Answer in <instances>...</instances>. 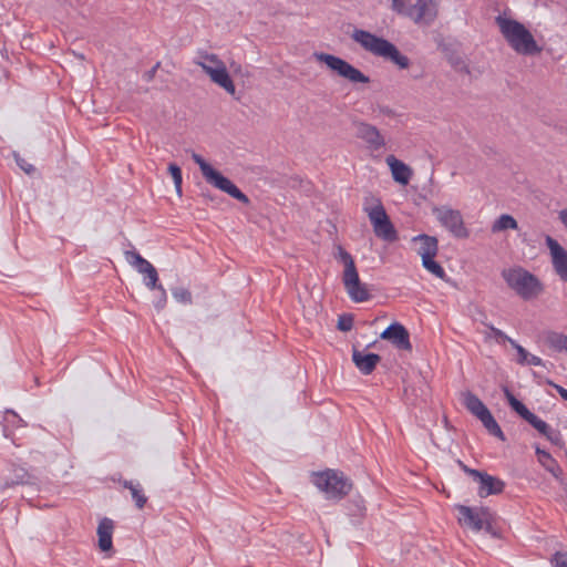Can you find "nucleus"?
<instances>
[{
	"mask_svg": "<svg viewBox=\"0 0 567 567\" xmlns=\"http://www.w3.org/2000/svg\"><path fill=\"white\" fill-rule=\"evenodd\" d=\"M35 477L27 468L10 464L8 474L0 477V493L18 485H30L34 483Z\"/></svg>",
	"mask_w": 567,
	"mask_h": 567,
	"instance_id": "nucleus-15",
	"label": "nucleus"
},
{
	"mask_svg": "<svg viewBox=\"0 0 567 567\" xmlns=\"http://www.w3.org/2000/svg\"><path fill=\"white\" fill-rule=\"evenodd\" d=\"M536 455L538 457L539 463L542 466L549 472L555 478H560V475H563V468L558 464V462L545 450H542L540 447H536Z\"/></svg>",
	"mask_w": 567,
	"mask_h": 567,
	"instance_id": "nucleus-23",
	"label": "nucleus"
},
{
	"mask_svg": "<svg viewBox=\"0 0 567 567\" xmlns=\"http://www.w3.org/2000/svg\"><path fill=\"white\" fill-rule=\"evenodd\" d=\"M559 484L561 485V487L564 488L565 492H567V481L563 477V475H560V478H556Z\"/></svg>",
	"mask_w": 567,
	"mask_h": 567,
	"instance_id": "nucleus-50",
	"label": "nucleus"
},
{
	"mask_svg": "<svg viewBox=\"0 0 567 567\" xmlns=\"http://www.w3.org/2000/svg\"><path fill=\"white\" fill-rule=\"evenodd\" d=\"M504 395L509 404V406L526 422H528L533 427H542L544 429V421L539 419L536 414L530 412L526 405L520 402L515 395L511 392L507 386L503 388Z\"/></svg>",
	"mask_w": 567,
	"mask_h": 567,
	"instance_id": "nucleus-19",
	"label": "nucleus"
},
{
	"mask_svg": "<svg viewBox=\"0 0 567 567\" xmlns=\"http://www.w3.org/2000/svg\"><path fill=\"white\" fill-rule=\"evenodd\" d=\"M518 228V224L516 221V219L512 216V215H508V214H503L501 215L492 225V233H499V231H504V230H507V229H517Z\"/></svg>",
	"mask_w": 567,
	"mask_h": 567,
	"instance_id": "nucleus-28",
	"label": "nucleus"
},
{
	"mask_svg": "<svg viewBox=\"0 0 567 567\" xmlns=\"http://www.w3.org/2000/svg\"><path fill=\"white\" fill-rule=\"evenodd\" d=\"M377 204L372 207H364L370 223L373 226L375 236L384 241L393 243L398 239V231L390 220L380 199H375Z\"/></svg>",
	"mask_w": 567,
	"mask_h": 567,
	"instance_id": "nucleus-9",
	"label": "nucleus"
},
{
	"mask_svg": "<svg viewBox=\"0 0 567 567\" xmlns=\"http://www.w3.org/2000/svg\"><path fill=\"white\" fill-rule=\"evenodd\" d=\"M315 59L324 63L331 71L351 83H369L370 78L346 60L324 52H315Z\"/></svg>",
	"mask_w": 567,
	"mask_h": 567,
	"instance_id": "nucleus-8",
	"label": "nucleus"
},
{
	"mask_svg": "<svg viewBox=\"0 0 567 567\" xmlns=\"http://www.w3.org/2000/svg\"><path fill=\"white\" fill-rule=\"evenodd\" d=\"M392 9L412 19L415 23L431 24L436 16L434 0H392Z\"/></svg>",
	"mask_w": 567,
	"mask_h": 567,
	"instance_id": "nucleus-6",
	"label": "nucleus"
},
{
	"mask_svg": "<svg viewBox=\"0 0 567 567\" xmlns=\"http://www.w3.org/2000/svg\"><path fill=\"white\" fill-rule=\"evenodd\" d=\"M545 342L555 351H567V334L556 331H548L545 334Z\"/></svg>",
	"mask_w": 567,
	"mask_h": 567,
	"instance_id": "nucleus-27",
	"label": "nucleus"
},
{
	"mask_svg": "<svg viewBox=\"0 0 567 567\" xmlns=\"http://www.w3.org/2000/svg\"><path fill=\"white\" fill-rule=\"evenodd\" d=\"M449 62L455 71L470 74V68L461 55H451Z\"/></svg>",
	"mask_w": 567,
	"mask_h": 567,
	"instance_id": "nucleus-36",
	"label": "nucleus"
},
{
	"mask_svg": "<svg viewBox=\"0 0 567 567\" xmlns=\"http://www.w3.org/2000/svg\"><path fill=\"white\" fill-rule=\"evenodd\" d=\"M172 296L177 302L183 305H190L193 302L192 292L184 287H174Z\"/></svg>",
	"mask_w": 567,
	"mask_h": 567,
	"instance_id": "nucleus-33",
	"label": "nucleus"
},
{
	"mask_svg": "<svg viewBox=\"0 0 567 567\" xmlns=\"http://www.w3.org/2000/svg\"><path fill=\"white\" fill-rule=\"evenodd\" d=\"M457 511L460 514V524L474 532L483 530L484 524L487 519L493 518V514L487 507L477 508L458 505Z\"/></svg>",
	"mask_w": 567,
	"mask_h": 567,
	"instance_id": "nucleus-11",
	"label": "nucleus"
},
{
	"mask_svg": "<svg viewBox=\"0 0 567 567\" xmlns=\"http://www.w3.org/2000/svg\"><path fill=\"white\" fill-rule=\"evenodd\" d=\"M374 344H375V341H374V342H372V343H370V344H368V347H367V348H371V347H373Z\"/></svg>",
	"mask_w": 567,
	"mask_h": 567,
	"instance_id": "nucleus-54",
	"label": "nucleus"
},
{
	"mask_svg": "<svg viewBox=\"0 0 567 567\" xmlns=\"http://www.w3.org/2000/svg\"><path fill=\"white\" fill-rule=\"evenodd\" d=\"M159 68V62H157L151 70L146 71L143 75L144 80L150 82L154 79L157 69Z\"/></svg>",
	"mask_w": 567,
	"mask_h": 567,
	"instance_id": "nucleus-46",
	"label": "nucleus"
},
{
	"mask_svg": "<svg viewBox=\"0 0 567 567\" xmlns=\"http://www.w3.org/2000/svg\"><path fill=\"white\" fill-rule=\"evenodd\" d=\"M560 396H561L565 401H567V389H565V390H563V391H561Z\"/></svg>",
	"mask_w": 567,
	"mask_h": 567,
	"instance_id": "nucleus-53",
	"label": "nucleus"
},
{
	"mask_svg": "<svg viewBox=\"0 0 567 567\" xmlns=\"http://www.w3.org/2000/svg\"><path fill=\"white\" fill-rule=\"evenodd\" d=\"M435 257H424L422 258V266L432 275L440 279H444L446 277L445 270L443 267L434 260Z\"/></svg>",
	"mask_w": 567,
	"mask_h": 567,
	"instance_id": "nucleus-30",
	"label": "nucleus"
},
{
	"mask_svg": "<svg viewBox=\"0 0 567 567\" xmlns=\"http://www.w3.org/2000/svg\"><path fill=\"white\" fill-rule=\"evenodd\" d=\"M114 523L112 519L104 517L99 526H97V536H99V548L102 551H107L112 549V534H113Z\"/></svg>",
	"mask_w": 567,
	"mask_h": 567,
	"instance_id": "nucleus-22",
	"label": "nucleus"
},
{
	"mask_svg": "<svg viewBox=\"0 0 567 567\" xmlns=\"http://www.w3.org/2000/svg\"><path fill=\"white\" fill-rule=\"evenodd\" d=\"M511 346L517 351V354H518L517 363L522 364V365H526L527 358L529 357V352L515 340L511 341Z\"/></svg>",
	"mask_w": 567,
	"mask_h": 567,
	"instance_id": "nucleus-39",
	"label": "nucleus"
},
{
	"mask_svg": "<svg viewBox=\"0 0 567 567\" xmlns=\"http://www.w3.org/2000/svg\"><path fill=\"white\" fill-rule=\"evenodd\" d=\"M342 281L344 288L354 302H364L371 298V295L364 284L361 282L357 268L343 272Z\"/></svg>",
	"mask_w": 567,
	"mask_h": 567,
	"instance_id": "nucleus-14",
	"label": "nucleus"
},
{
	"mask_svg": "<svg viewBox=\"0 0 567 567\" xmlns=\"http://www.w3.org/2000/svg\"><path fill=\"white\" fill-rule=\"evenodd\" d=\"M338 258L344 265L343 272H348L349 270H353L357 268L352 256L347 250H344L341 246L338 247Z\"/></svg>",
	"mask_w": 567,
	"mask_h": 567,
	"instance_id": "nucleus-35",
	"label": "nucleus"
},
{
	"mask_svg": "<svg viewBox=\"0 0 567 567\" xmlns=\"http://www.w3.org/2000/svg\"><path fill=\"white\" fill-rule=\"evenodd\" d=\"M338 329L340 331H343V332H347V331H350L353 327V318L351 315H342L339 317V320H338V324H337Z\"/></svg>",
	"mask_w": 567,
	"mask_h": 567,
	"instance_id": "nucleus-40",
	"label": "nucleus"
},
{
	"mask_svg": "<svg viewBox=\"0 0 567 567\" xmlns=\"http://www.w3.org/2000/svg\"><path fill=\"white\" fill-rule=\"evenodd\" d=\"M433 215L439 223L446 228L455 238H467L468 229L465 227L463 216L460 210L450 206H440L432 209Z\"/></svg>",
	"mask_w": 567,
	"mask_h": 567,
	"instance_id": "nucleus-10",
	"label": "nucleus"
},
{
	"mask_svg": "<svg viewBox=\"0 0 567 567\" xmlns=\"http://www.w3.org/2000/svg\"><path fill=\"white\" fill-rule=\"evenodd\" d=\"M526 364L527 365L539 367V365H544V361H543L542 358L529 353V357L527 358Z\"/></svg>",
	"mask_w": 567,
	"mask_h": 567,
	"instance_id": "nucleus-45",
	"label": "nucleus"
},
{
	"mask_svg": "<svg viewBox=\"0 0 567 567\" xmlns=\"http://www.w3.org/2000/svg\"><path fill=\"white\" fill-rule=\"evenodd\" d=\"M502 277L507 286L524 300L535 298L544 290L542 281L523 267L504 269Z\"/></svg>",
	"mask_w": 567,
	"mask_h": 567,
	"instance_id": "nucleus-3",
	"label": "nucleus"
},
{
	"mask_svg": "<svg viewBox=\"0 0 567 567\" xmlns=\"http://www.w3.org/2000/svg\"><path fill=\"white\" fill-rule=\"evenodd\" d=\"M365 504L362 496H353L348 503V514L354 518H362L365 515Z\"/></svg>",
	"mask_w": 567,
	"mask_h": 567,
	"instance_id": "nucleus-29",
	"label": "nucleus"
},
{
	"mask_svg": "<svg viewBox=\"0 0 567 567\" xmlns=\"http://www.w3.org/2000/svg\"><path fill=\"white\" fill-rule=\"evenodd\" d=\"M352 39L365 51L391 61L399 69L404 70L410 66V59L402 54L392 42L381 37L365 30L357 29L352 33Z\"/></svg>",
	"mask_w": 567,
	"mask_h": 567,
	"instance_id": "nucleus-2",
	"label": "nucleus"
},
{
	"mask_svg": "<svg viewBox=\"0 0 567 567\" xmlns=\"http://www.w3.org/2000/svg\"><path fill=\"white\" fill-rule=\"evenodd\" d=\"M121 484L124 488L130 489L136 507L142 509L147 502V497L144 494L142 485L127 480L122 481Z\"/></svg>",
	"mask_w": 567,
	"mask_h": 567,
	"instance_id": "nucleus-25",
	"label": "nucleus"
},
{
	"mask_svg": "<svg viewBox=\"0 0 567 567\" xmlns=\"http://www.w3.org/2000/svg\"><path fill=\"white\" fill-rule=\"evenodd\" d=\"M483 324L489 330L487 338H493L497 343L508 342L511 344V341H514V339L508 337L501 329L494 327L492 323L483 322Z\"/></svg>",
	"mask_w": 567,
	"mask_h": 567,
	"instance_id": "nucleus-32",
	"label": "nucleus"
},
{
	"mask_svg": "<svg viewBox=\"0 0 567 567\" xmlns=\"http://www.w3.org/2000/svg\"><path fill=\"white\" fill-rule=\"evenodd\" d=\"M353 125L355 136L362 140L370 151L377 152L385 146V140L377 126L363 121H355Z\"/></svg>",
	"mask_w": 567,
	"mask_h": 567,
	"instance_id": "nucleus-13",
	"label": "nucleus"
},
{
	"mask_svg": "<svg viewBox=\"0 0 567 567\" xmlns=\"http://www.w3.org/2000/svg\"><path fill=\"white\" fill-rule=\"evenodd\" d=\"M495 22L508 45L518 54L534 56L542 52L530 31L517 20L497 16Z\"/></svg>",
	"mask_w": 567,
	"mask_h": 567,
	"instance_id": "nucleus-1",
	"label": "nucleus"
},
{
	"mask_svg": "<svg viewBox=\"0 0 567 567\" xmlns=\"http://www.w3.org/2000/svg\"><path fill=\"white\" fill-rule=\"evenodd\" d=\"M125 258L140 274L144 275V285L150 290H155L158 286H163L158 282L156 268L137 251H126Z\"/></svg>",
	"mask_w": 567,
	"mask_h": 567,
	"instance_id": "nucleus-12",
	"label": "nucleus"
},
{
	"mask_svg": "<svg viewBox=\"0 0 567 567\" xmlns=\"http://www.w3.org/2000/svg\"><path fill=\"white\" fill-rule=\"evenodd\" d=\"M559 220L567 228V209H563V210L559 212Z\"/></svg>",
	"mask_w": 567,
	"mask_h": 567,
	"instance_id": "nucleus-48",
	"label": "nucleus"
},
{
	"mask_svg": "<svg viewBox=\"0 0 567 567\" xmlns=\"http://www.w3.org/2000/svg\"><path fill=\"white\" fill-rule=\"evenodd\" d=\"M542 435H544L548 441H550L555 445H563V437L561 433L558 430L551 429L545 421H544V429L542 427H535Z\"/></svg>",
	"mask_w": 567,
	"mask_h": 567,
	"instance_id": "nucleus-31",
	"label": "nucleus"
},
{
	"mask_svg": "<svg viewBox=\"0 0 567 567\" xmlns=\"http://www.w3.org/2000/svg\"><path fill=\"white\" fill-rule=\"evenodd\" d=\"M168 173L171 174L173 181H174V185H175V188H176V192L181 195L182 194V183H183V176H182V169L181 167L175 164V163H171L168 165Z\"/></svg>",
	"mask_w": 567,
	"mask_h": 567,
	"instance_id": "nucleus-34",
	"label": "nucleus"
},
{
	"mask_svg": "<svg viewBox=\"0 0 567 567\" xmlns=\"http://www.w3.org/2000/svg\"><path fill=\"white\" fill-rule=\"evenodd\" d=\"M548 384H550L551 386H554L556 389V391L559 393V395L561 394V391L565 390V388H563L561 385H558L556 383H554L553 381H548Z\"/></svg>",
	"mask_w": 567,
	"mask_h": 567,
	"instance_id": "nucleus-49",
	"label": "nucleus"
},
{
	"mask_svg": "<svg viewBox=\"0 0 567 567\" xmlns=\"http://www.w3.org/2000/svg\"><path fill=\"white\" fill-rule=\"evenodd\" d=\"M380 338L390 341L399 350H412L410 333L408 329L399 322H393L385 328L381 332Z\"/></svg>",
	"mask_w": 567,
	"mask_h": 567,
	"instance_id": "nucleus-17",
	"label": "nucleus"
},
{
	"mask_svg": "<svg viewBox=\"0 0 567 567\" xmlns=\"http://www.w3.org/2000/svg\"><path fill=\"white\" fill-rule=\"evenodd\" d=\"M380 361L381 357L379 354L364 353L362 351H359L355 347H353L352 362L362 374H371L375 370Z\"/></svg>",
	"mask_w": 567,
	"mask_h": 567,
	"instance_id": "nucleus-20",
	"label": "nucleus"
},
{
	"mask_svg": "<svg viewBox=\"0 0 567 567\" xmlns=\"http://www.w3.org/2000/svg\"><path fill=\"white\" fill-rule=\"evenodd\" d=\"M460 465L462 466L463 471L465 473H467L470 476H471V472L472 471H475L474 468H470L468 466H466L465 464H463L462 462H460Z\"/></svg>",
	"mask_w": 567,
	"mask_h": 567,
	"instance_id": "nucleus-51",
	"label": "nucleus"
},
{
	"mask_svg": "<svg viewBox=\"0 0 567 567\" xmlns=\"http://www.w3.org/2000/svg\"><path fill=\"white\" fill-rule=\"evenodd\" d=\"M199 58L203 59L202 62H205L212 66H220L225 64L216 54L199 52Z\"/></svg>",
	"mask_w": 567,
	"mask_h": 567,
	"instance_id": "nucleus-41",
	"label": "nucleus"
},
{
	"mask_svg": "<svg viewBox=\"0 0 567 567\" xmlns=\"http://www.w3.org/2000/svg\"><path fill=\"white\" fill-rule=\"evenodd\" d=\"M378 111L380 114H383V115H386V116H393L394 115V111L389 107V106H385V105H379L378 106Z\"/></svg>",
	"mask_w": 567,
	"mask_h": 567,
	"instance_id": "nucleus-47",
	"label": "nucleus"
},
{
	"mask_svg": "<svg viewBox=\"0 0 567 567\" xmlns=\"http://www.w3.org/2000/svg\"><path fill=\"white\" fill-rule=\"evenodd\" d=\"M385 163L390 167L392 177L396 183L402 185L409 184L412 176V169L406 164L398 159L394 155L386 156Z\"/></svg>",
	"mask_w": 567,
	"mask_h": 567,
	"instance_id": "nucleus-21",
	"label": "nucleus"
},
{
	"mask_svg": "<svg viewBox=\"0 0 567 567\" xmlns=\"http://www.w3.org/2000/svg\"><path fill=\"white\" fill-rule=\"evenodd\" d=\"M463 404L466 408L468 412H471L474 416H476L484 427L487 430V432L501 439L502 441H505L504 433L494 419L491 411L487 409V406L482 402V400L471 391H466L463 393Z\"/></svg>",
	"mask_w": 567,
	"mask_h": 567,
	"instance_id": "nucleus-7",
	"label": "nucleus"
},
{
	"mask_svg": "<svg viewBox=\"0 0 567 567\" xmlns=\"http://www.w3.org/2000/svg\"><path fill=\"white\" fill-rule=\"evenodd\" d=\"M471 476L478 483L477 494L480 497L498 495L505 488V483L495 476L482 471H472Z\"/></svg>",
	"mask_w": 567,
	"mask_h": 567,
	"instance_id": "nucleus-16",
	"label": "nucleus"
},
{
	"mask_svg": "<svg viewBox=\"0 0 567 567\" xmlns=\"http://www.w3.org/2000/svg\"><path fill=\"white\" fill-rule=\"evenodd\" d=\"M412 76H413V79L417 80V79H421L423 76V74L421 72L420 73L414 72V74Z\"/></svg>",
	"mask_w": 567,
	"mask_h": 567,
	"instance_id": "nucleus-52",
	"label": "nucleus"
},
{
	"mask_svg": "<svg viewBox=\"0 0 567 567\" xmlns=\"http://www.w3.org/2000/svg\"><path fill=\"white\" fill-rule=\"evenodd\" d=\"M550 563L554 567H567V551H556Z\"/></svg>",
	"mask_w": 567,
	"mask_h": 567,
	"instance_id": "nucleus-42",
	"label": "nucleus"
},
{
	"mask_svg": "<svg viewBox=\"0 0 567 567\" xmlns=\"http://www.w3.org/2000/svg\"><path fill=\"white\" fill-rule=\"evenodd\" d=\"M155 290L157 291V296H156V299L153 301V305H154L156 310L161 311L166 306L167 293H166V290H165V288L163 286H158V288L155 289Z\"/></svg>",
	"mask_w": 567,
	"mask_h": 567,
	"instance_id": "nucleus-37",
	"label": "nucleus"
},
{
	"mask_svg": "<svg viewBox=\"0 0 567 567\" xmlns=\"http://www.w3.org/2000/svg\"><path fill=\"white\" fill-rule=\"evenodd\" d=\"M546 245L550 250L553 268L567 258V250L550 236H546Z\"/></svg>",
	"mask_w": 567,
	"mask_h": 567,
	"instance_id": "nucleus-26",
	"label": "nucleus"
},
{
	"mask_svg": "<svg viewBox=\"0 0 567 567\" xmlns=\"http://www.w3.org/2000/svg\"><path fill=\"white\" fill-rule=\"evenodd\" d=\"M414 240L421 241V246L417 250L421 258H424L426 256H429V257L436 256L439 246H437V239L435 237L423 234V235L416 236L414 238Z\"/></svg>",
	"mask_w": 567,
	"mask_h": 567,
	"instance_id": "nucleus-24",
	"label": "nucleus"
},
{
	"mask_svg": "<svg viewBox=\"0 0 567 567\" xmlns=\"http://www.w3.org/2000/svg\"><path fill=\"white\" fill-rule=\"evenodd\" d=\"M556 275L560 278L561 281L567 284V258L554 267Z\"/></svg>",
	"mask_w": 567,
	"mask_h": 567,
	"instance_id": "nucleus-43",
	"label": "nucleus"
},
{
	"mask_svg": "<svg viewBox=\"0 0 567 567\" xmlns=\"http://www.w3.org/2000/svg\"><path fill=\"white\" fill-rule=\"evenodd\" d=\"M312 482L324 493L327 499L340 501L352 488L351 481L342 472L334 470L316 473Z\"/></svg>",
	"mask_w": 567,
	"mask_h": 567,
	"instance_id": "nucleus-5",
	"label": "nucleus"
},
{
	"mask_svg": "<svg viewBox=\"0 0 567 567\" xmlns=\"http://www.w3.org/2000/svg\"><path fill=\"white\" fill-rule=\"evenodd\" d=\"M192 159L199 166L202 175L208 184L228 194L244 205L250 204V199L246 194H244L229 178L208 164L199 154L193 152Z\"/></svg>",
	"mask_w": 567,
	"mask_h": 567,
	"instance_id": "nucleus-4",
	"label": "nucleus"
},
{
	"mask_svg": "<svg viewBox=\"0 0 567 567\" xmlns=\"http://www.w3.org/2000/svg\"><path fill=\"white\" fill-rule=\"evenodd\" d=\"M203 71L209 75L210 80L223 87L227 93L234 95L236 92L235 84L227 71L225 64L220 66H212L205 62H196Z\"/></svg>",
	"mask_w": 567,
	"mask_h": 567,
	"instance_id": "nucleus-18",
	"label": "nucleus"
},
{
	"mask_svg": "<svg viewBox=\"0 0 567 567\" xmlns=\"http://www.w3.org/2000/svg\"><path fill=\"white\" fill-rule=\"evenodd\" d=\"M12 156L16 161V164L25 173L32 174L34 172V166L28 163L18 152H13Z\"/></svg>",
	"mask_w": 567,
	"mask_h": 567,
	"instance_id": "nucleus-38",
	"label": "nucleus"
},
{
	"mask_svg": "<svg viewBox=\"0 0 567 567\" xmlns=\"http://www.w3.org/2000/svg\"><path fill=\"white\" fill-rule=\"evenodd\" d=\"M483 530H485L492 537H495V538L498 537V533L493 525V518L487 519V522L484 524Z\"/></svg>",
	"mask_w": 567,
	"mask_h": 567,
	"instance_id": "nucleus-44",
	"label": "nucleus"
}]
</instances>
